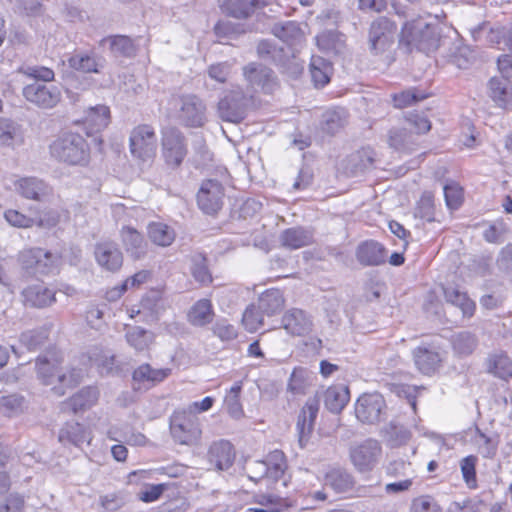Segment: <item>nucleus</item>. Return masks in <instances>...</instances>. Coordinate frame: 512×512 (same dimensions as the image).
I'll return each mask as SVG.
<instances>
[{"mask_svg": "<svg viewBox=\"0 0 512 512\" xmlns=\"http://www.w3.org/2000/svg\"><path fill=\"white\" fill-rule=\"evenodd\" d=\"M125 338L127 343L136 351H144L149 348L154 340V334L139 326L127 328Z\"/></svg>", "mask_w": 512, "mask_h": 512, "instance_id": "79ce46f5", "label": "nucleus"}, {"mask_svg": "<svg viewBox=\"0 0 512 512\" xmlns=\"http://www.w3.org/2000/svg\"><path fill=\"white\" fill-rule=\"evenodd\" d=\"M412 142V135L407 128H394L389 132V144L396 150H404Z\"/></svg>", "mask_w": 512, "mask_h": 512, "instance_id": "0e129e2a", "label": "nucleus"}, {"mask_svg": "<svg viewBox=\"0 0 512 512\" xmlns=\"http://www.w3.org/2000/svg\"><path fill=\"white\" fill-rule=\"evenodd\" d=\"M224 188L222 184L214 179L203 181L198 194L197 203L199 208L206 214L217 213L223 205Z\"/></svg>", "mask_w": 512, "mask_h": 512, "instance_id": "4468645a", "label": "nucleus"}, {"mask_svg": "<svg viewBox=\"0 0 512 512\" xmlns=\"http://www.w3.org/2000/svg\"><path fill=\"white\" fill-rule=\"evenodd\" d=\"M283 293L279 289H268L258 299V309L267 316L279 313L284 307Z\"/></svg>", "mask_w": 512, "mask_h": 512, "instance_id": "4c0bfd02", "label": "nucleus"}, {"mask_svg": "<svg viewBox=\"0 0 512 512\" xmlns=\"http://www.w3.org/2000/svg\"><path fill=\"white\" fill-rule=\"evenodd\" d=\"M475 442L478 446L479 453L484 458H493L496 455L498 441L487 436L485 433L477 430Z\"/></svg>", "mask_w": 512, "mask_h": 512, "instance_id": "e2e57ef3", "label": "nucleus"}, {"mask_svg": "<svg viewBox=\"0 0 512 512\" xmlns=\"http://www.w3.org/2000/svg\"><path fill=\"white\" fill-rule=\"evenodd\" d=\"M319 402L320 399L317 395L308 398L298 415L296 430L298 434V442L301 448L306 446L313 432L315 420L319 411Z\"/></svg>", "mask_w": 512, "mask_h": 512, "instance_id": "2eb2a0df", "label": "nucleus"}, {"mask_svg": "<svg viewBox=\"0 0 512 512\" xmlns=\"http://www.w3.org/2000/svg\"><path fill=\"white\" fill-rule=\"evenodd\" d=\"M253 103V96L245 94L239 87L231 89L219 100L217 112L219 117L226 122L239 123Z\"/></svg>", "mask_w": 512, "mask_h": 512, "instance_id": "20e7f679", "label": "nucleus"}, {"mask_svg": "<svg viewBox=\"0 0 512 512\" xmlns=\"http://www.w3.org/2000/svg\"><path fill=\"white\" fill-rule=\"evenodd\" d=\"M257 53L259 57L265 60H271L276 65L286 67L288 65L289 57L293 54L292 49L283 46H276L269 40H262L257 46Z\"/></svg>", "mask_w": 512, "mask_h": 512, "instance_id": "c756f323", "label": "nucleus"}, {"mask_svg": "<svg viewBox=\"0 0 512 512\" xmlns=\"http://www.w3.org/2000/svg\"><path fill=\"white\" fill-rule=\"evenodd\" d=\"M325 486L330 487L336 493H346L350 491L354 484L353 476L341 468H333L325 475Z\"/></svg>", "mask_w": 512, "mask_h": 512, "instance_id": "c9c22d12", "label": "nucleus"}, {"mask_svg": "<svg viewBox=\"0 0 512 512\" xmlns=\"http://www.w3.org/2000/svg\"><path fill=\"white\" fill-rule=\"evenodd\" d=\"M106 44L109 45V50L115 57L130 58L136 54V46L128 36L113 35L99 41L100 46H105Z\"/></svg>", "mask_w": 512, "mask_h": 512, "instance_id": "72a5a7b5", "label": "nucleus"}, {"mask_svg": "<svg viewBox=\"0 0 512 512\" xmlns=\"http://www.w3.org/2000/svg\"><path fill=\"white\" fill-rule=\"evenodd\" d=\"M272 33L281 41L288 45L287 48L296 46L302 43L304 33L300 24L295 21H286L275 23L272 27Z\"/></svg>", "mask_w": 512, "mask_h": 512, "instance_id": "c85d7f7f", "label": "nucleus"}, {"mask_svg": "<svg viewBox=\"0 0 512 512\" xmlns=\"http://www.w3.org/2000/svg\"><path fill=\"white\" fill-rule=\"evenodd\" d=\"M84 122L93 131H100L106 128L110 122L109 107L105 105L89 107Z\"/></svg>", "mask_w": 512, "mask_h": 512, "instance_id": "c03bdc74", "label": "nucleus"}, {"mask_svg": "<svg viewBox=\"0 0 512 512\" xmlns=\"http://www.w3.org/2000/svg\"><path fill=\"white\" fill-rule=\"evenodd\" d=\"M348 116L349 114L344 108L329 109L322 114L320 128L323 132L334 135L345 127Z\"/></svg>", "mask_w": 512, "mask_h": 512, "instance_id": "2f4dec72", "label": "nucleus"}, {"mask_svg": "<svg viewBox=\"0 0 512 512\" xmlns=\"http://www.w3.org/2000/svg\"><path fill=\"white\" fill-rule=\"evenodd\" d=\"M386 414V403L377 392L364 393L355 403V416L363 424H376Z\"/></svg>", "mask_w": 512, "mask_h": 512, "instance_id": "9d476101", "label": "nucleus"}, {"mask_svg": "<svg viewBox=\"0 0 512 512\" xmlns=\"http://www.w3.org/2000/svg\"><path fill=\"white\" fill-rule=\"evenodd\" d=\"M454 350L461 355H469L477 347L476 336L469 331H461L452 338Z\"/></svg>", "mask_w": 512, "mask_h": 512, "instance_id": "09e8293b", "label": "nucleus"}, {"mask_svg": "<svg viewBox=\"0 0 512 512\" xmlns=\"http://www.w3.org/2000/svg\"><path fill=\"white\" fill-rule=\"evenodd\" d=\"M36 368L38 377L44 385H53L55 381L61 384V386H54L52 388V391L57 396L65 394L64 386L72 387L78 383L79 372L75 369L71 370L69 374L61 372L56 360L50 361L46 357H39Z\"/></svg>", "mask_w": 512, "mask_h": 512, "instance_id": "39448f33", "label": "nucleus"}, {"mask_svg": "<svg viewBox=\"0 0 512 512\" xmlns=\"http://www.w3.org/2000/svg\"><path fill=\"white\" fill-rule=\"evenodd\" d=\"M375 156L376 153L373 149L362 148L346 158L344 169L349 175L356 176L373 167Z\"/></svg>", "mask_w": 512, "mask_h": 512, "instance_id": "393cba45", "label": "nucleus"}, {"mask_svg": "<svg viewBox=\"0 0 512 512\" xmlns=\"http://www.w3.org/2000/svg\"><path fill=\"white\" fill-rule=\"evenodd\" d=\"M415 216L427 222H433L434 218V197L431 192H424L415 209Z\"/></svg>", "mask_w": 512, "mask_h": 512, "instance_id": "052dcab7", "label": "nucleus"}, {"mask_svg": "<svg viewBox=\"0 0 512 512\" xmlns=\"http://www.w3.org/2000/svg\"><path fill=\"white\" fill-rule=\"evenodd\" d=\"M382 448L380 443L374 439H367L362 443L350 448V460L359 472H369L378 464Z\"/></svg>", "mask_w": 512, "mask_h": 512, "instance_id": "9b49d317", "label": "nucleus"}, {"mask_svg": "<svg viewBox=\"0 0 512 512\" xmlns=\"http://www.w3.org/2000/svg\"><path fill=\"white\" fill-rule=\"evenodd\" d=\"M242 70L250 91L271 94L277 89V77L274 71L265 65L251 62L244 66Z\"/></svg>", "mask_w": 512, "mask_h": 512, "instance_id": "1a4fd4ad", "label": "nucleus"}, {"mask_svg": "<svg viewBox=\"0 0 512 512\" xmlns=\"http://www.w3.org/2000/svg\"><path fill=\"white\" fill-rule=\"evenodd\" d=\"M50 156L68 166H86L90 161V147L79 133H61L49 145Z\"/></svg>", "mask_w": 512, "mask_h": 512, "instance_id": "f257e3e1", "label": "nucleus"}, {"mask_svg": "<svg viewBox=\"0 0 512 512\" xmlns=\"http://www.w3.org/2000/svg\"><path fill=\"white\" fill-rule=\"evenodd\" d=\"M284 329L293 336H304L312 331L310 317L301 309L293 308L288 310L283 318Z\"/></svg>", "mask_w": 512, "mask_h": 512, "instance_id": "412c9836", "label": "nucleus"}, {"mask_svg": "<svg viewBox=\"0 0 512 512\" xmlns=\"http://www.w3.org/2000/svg\"><path fill=\"white\" fill-rule=\"evenodd\" d=\"M263 315L258 305H250L243 313L242 323L249 332H254L264 325Z\"/></svg>", "mask_w": 512, "mask_h": 512, "instance_id": "680f3d73", "label": "nucleus"}, {"mask_svg": "<svg viewBox=\"0 0 512 512\" xmlns=\"http://www.w3.org/2000/svg\"><path fill=\"white\" fill-rule=\"evenodd\" d=\"M59 441L63 444H73L80 447L82 444H89L91 441L90 432L86 428L77 422L66 423L64 427L60 429Z\"/></svg>", "mask_w": 512, "mask_h": 512, "instance_id": "f704fd0d", "label": "nucleus"}, {"mask_svg": "<svg viewBox=\"0 0 512 512\" xmlns=\"http://www.w3.org/2000/svg\"><path fill=\"white\" fill-rule=\"evenodd\" d=\"M149 239L156 245L166 247L175 239L174 230L162 222H152L147 227Z\"/></svg>", "mask_w": 512, "mask_h": 512, "instance_id": "37998d69", "label": "nucleus"}, {"mask_svg": "<svg viewBox=\"0 0 512 512\" xmlns=\"http://www.w3.org/2000/svg\"><path fill=\"white\" fill-rule=\"evenodd\" d=\"M191 272L194 279L202 284L210 283L211 274L207 267V260L203 254H196L192 257Z\"/></svg>", "mask_w": 512, "mask_h": 512, "instance_id": "13d9d810", "label": "nucleus"}, {"mask_svg": "<svg viewBox=\"0 0 512 512\" xmlns=\"http://www.w3.org/2000/svg\"><path fill=\"white\" fill-rule=\"evenodd\" d=\"M100 505L107 511H116L123 507L127 501V495L123 492H114L100 496Z\"/></svg>", "mask_w": 512, "mask_h": 512, "instance_id": "338daca9", "label": "nucleus"}, {"mask_svg": "<svg viewBox=\"0 0 512 512\" xmlns=\"http://www.w3.org/2000/svg\"><path fill=\"white\" fill-rule=\"evenodd\" d=\"M48 330L45 328L35 329L23 332L20 336V342L28 350L33 351L40 348L48 338Z\"/></svg>", "mask_w": 512, "mask_h": 512, "instance_id": "864d4df0", "label": "nucleus"}, {"mask_svg": "<svg viewBox=\"0 0 512 512\" xmlns=\"http://www.w3.org/2000/svg\"><path fill=\"white\" fill-rule=\"evenodd\" d=\"M212 304L208 299L197 301L189 311L188 318L194 326H204L213 319Z\"/></svg>", "mask_w": 512, "mask_h": 512, "instance_id": "a18cd8bd", "label": "nucleus"}, {"mask_svg": "<svg viewBox=\"0 0 512 512\" xmlns=\"http://www.w3.org/2000/svg\"><path fill=\"white\" fill-rule=\"evenodd\" d=\"M331 66L325 59L319 56H312L310 62V74L315 86L323 87L329 81Z\"/></svg>", "mask_w": 512, "mask_h": 512, "instance_id": "de8ad7c7", "label": "nucleus"}, {"mask_svg": "<svg viewBox=\"0 0 512 512\" xmlns=\"http://www.w3.org/2000/svg\"><path fill=\"white\" fill-rule=\"evenodd\" d=\"M42 256V248H29L21 251L18 259L23 269L30 273L37 274L39 259H41Z\"/></svg>", "mask_w": 512, "mask_h": 512, "instance_id": "4d7b16f0", "label": "nucleus"}, {"mask_svg": "<svg viewBox=\"0 0 512 512\" xmlns=\"http://www.w3.org/2000/svg\"><path fill=\"white\" fill-rule=\"evenodd\" d=\"M99 398V391L96 387L87 386L82 388L67 401L62 403V411L77 413L90 409L96 404Z\"/></svg>", "mask_w": 512, "mask_h": 512, "instance_id": "5701e85b", "label": "nucleus"}, {"mask_svg": "<svg viewBox=\"0 0 512 512\" xmlns=\"http://www.w3.org/2000/svg\"><path fill=\"white\" fill-rule=\"evenodd\" d=\"M207 460L216 470H228L234 463L235 451L227 440L213 442L207 451Z\"/></svg>", "mask_w": 512, "mask_h": 512, "instance_id": "dca6fc26", "label": "nucleus"}, {"mask_svg": "<svg viewBox=\"0 0 512 512\" xmlns=\"http://www.w3.org/2000/svg\"><path fill=\"white\" fill-rule=\"evenodd\" d=\"M410 512H442V509L433 497L422 495L412 500Z\"/></svg>", "mask_w": 512, "mask_h": 512, "instance_id": "69168bd1", "label": "nucleus"}, {"mask_svg": "<svg viewBox=\"0 0 512 512\" xmlns=\"http://www.w3.org/2000/svg\"><path fill=\"white\" fill-rule=\"evenodd\" d=\"M24 98L42 109H51L61 100V91L55 85H46L35 81L23 88Z\"/></svg>", "mask_w": 512, "mask_h": 512, "instance_id": "ddd939ff", "label": "nucleus"}, {"mask_svg": "<svg viewBox=\"0 0 512 512\" xmlns=\"http://www.w3.org/2000/svg\"><path fill=\"white\" fill-rule=\"evenodd\" d=\"M488 41L499 45V49L508 50L512 53V27L507 31L491 29Z\"/></svg>", "mask_w": 512, "mask_h": 512, "instance_id": "774afa93", "label": "nucleus"}, {"mask_svg": "<svg viewBox=\"0 0 512 512\" xmlns=\"http://www.w3.org/2000/svg\"><path fill=\"white\" fill-rule=\"evenodd\" d=\"M412 355L416 368L424 375H432L440 368L442 359L435 349L419 346Z\"/></svg>", "mask_w": 512, "mask_h": 512, "instance_id": "b1692460", "label": "nucleus"}, {"mask_svg": "<svg viewBox=\"0 0 512 512\" xmlns=\"http://www.w3.org/2000/svg\"><path fill=\"white\" fill-rule=\"evenodd\" d=\"M317 46L325 52L338 53L343 46L341 35L335 31H325L316 37Z\"/></svg>", "mask_w": 512, "mask_h": 512, "instance_id": "603ef678", "label": "nucleus"}, {"mask_svg": "<svg viewBox=\"0 0 512 512\" xmlns=\"http://www.w3.org/2000/svg\"><path fill=\"white\" fill-rule=\"evenodd\" d=\"M444 297L447 303L458 307L463 316L471 317L475 311V303L468 297L465 292L448 286L443 288Z\"/></svg>", "mask_w": 512, "mask_h": 512, "instance_id": "ea45409f", "label": "nucleus"}, {"mask_svg": "<svg viewBox=\"0 0 512 512\" xmlns=\"http://www.w3.org/2000/svg\"><path fill=\"white\" fill-rule=\"evenodd\" d=\"M97 263L104 269L115 272L123 264V254L114 242H102L95 247Z\"/></svg>", "mask_w": 512, "mask_h": 512, "instance_id": "6ab92c4d", "label": "nucleus"}, {"mask_svg": "<svg viewBox=\"0 0 512 512\" xmlns=\"http://www.w3.org/2000/svg\"><path fill=\"white\" fill-rule=\"evenodd\" d=\"M21 295L24 304L32 308H46L56 302V292L43 283L27 286Z\"/></svg>", "mask_w": 512, "mask_h": 512, "instance_id": "a211bd4d", "label": "nucleus"}, {"mask_svg": "<svg viewBox=\"0 0 512 512\" xmlns=\"http://www.w3.org/2000/svg\"><path fill=\"white\" fill-rule=\"evenodd\" d=\"M179 121L187 127H201L206 121V105L194 94L180 95L173 99Z\"/></svg>", "mask_w": 512, "mask_h": 512, "instance_id": "6e6552de", "label": "nucleus"}, {"mask_svg": "<svg viewBox=\"0 0 512 512\" xmlns=\"http://www.w3.org/2000/svg\"><path fill=\"white\" fill-rule=\"evenodd\" d=\"M262 0H227L224 11L231 17L245 19L260 6Z\"/></svg>", "mask_w": 512, "mask_h": 512, "instance_id": "a19ab883", "label": "nucleus"}, {"mask_svg": "<svg viewBox=\"0 0 512 512\" xmlns=\"http://www.w3.org/2000/svg\"><path fill=\"white\" fill-rule=\"evenodd\" d=\"M489 93L499 107L509 109L512 106V82L509 78L493 77L489 81Z\"/></svg>", "mask_w": 512, "mask_h": 512, "instance_id": "bb28decb", "label": "nucleus"}, {"mask_svg": "<svg viewBox=\"0 0 512 512\" xmlns=\"http://www.w3.org/2000/svg\"><path fill=\"white\" fill-rule=\"evenodd\" d=\"M241 383H235L224 398V405L229 415L235 419L243 416V408L240 403Z\"/></svg>", "mask_w": 512, "mask_h": 512, "instance_id": "3c124183", "label": "nucleus"}, {"mask_svg": "<svg viewBox=\"0 0 512 512\" xmlns=\"http://www.w3.org/2000/svg\"><path fill=\"white\" fill-rule=\"evenodd\" d=\"M357 260L365 266H378L386 262L387 254L382 244L366 241L360 244L356 252Z\"/></svg>", "mask_w": 512, "mask_h": 512, "instance_id": "a878e982", "label": "nucleus"}, {"mask_svg": "<svg viewBox=\"0 0 512 512\" xmlns=\"http://www.w3.org/2000/svg\"><path fill=\"white\" fill-rule=\"evenodd\" d=\"M120 238L125 251L133 259L138 260L146 255L147 242L135 228L123 226L120 230Z\"/></svg>", "mask_w": 512, "mask_h": 512, "instance_id": "aec40b11", "label": "nucleus"}, {"mask_svg": "<svg viewBox=\"0 0 512 512\" xmlns=\"http://www.w3.org/2000/svg\"><path fill=\"white\" fill-rule=\"evenodd\" d=\"M20 135V126L7 118L0 119V145L10 146Z\"/></svg>", "mask_w": 512, "mask_h": 512, "instance_id": "bf43d9fd", "label": "nucleus"}, {"mask_svg": "<svg viewBox=\"0 0 512 512\" xmlns=\"http://www.w3.org/2000/svg\"><path fill=\"white\" fill-rule=\"evenodd\" d=\"M15 190L24 198L44 201L52 194V188L36 177H24L15 182Z\"/></svg>", "mask_w": 512, "mask_h": 512, "instance_id": "f3484780", "label": "nucleus"}, {"mask_svg": "<svg viewBox=\"0 0 512 512\" xmlns=\"http://www.w3.org/2000/svg\"><path fill=\"white\" fill-rule=\"evenodd\" d=\"M395 25L386 17L374 20L369 28V49L373 54H380L389 49L393 43Z\"/></svg>", "mask_w": 512, "mask_h": 512, "instance_id": "f8f14e48", "label": "nucleus"}, {"mask_svg": "<svg viewBox=\"0 0 512 512\" xmlns=\"http://www.w3.org/2000/svg\"><path fill=\"white\" fill-rule=\"evenodd\" d=\"M173 439L181 445H194L201 438L200 420L191 411H176L170 418Z\"/></svg>", "mask_w": 512, "mask_h": 512, "instance_id": "7ed1b4c3", "label": "nucleus"}, {"mask_svg": "<svg viewBox=\"0 0 512 512\" xmlns=\"http://www.w3.org/2000/svg\"><path fill=\"white\" fill-rule=\"evenodd\" d=\"M129 147L135 158L144 162L152 160L157 151L155 129L148 124H140L134 127L130 132Z\"/></svg>", "mask_w": 512, "mask_h": 512, "instance_id": "0eeeda50", "label": "nucleus"}, {"mask_svg": "<svg viewBox=\"0 0 512 512\" xmlns=\"http://www.w3.org/2000/svg\"><path fill=\"white\" fill-rule=\"evenodd\" d=\"M280 240L283 246L289 249H299L312 243V233L301 227L286 229L281 233Z\"/></svg>", "mask_w": 512, "mask_h": 512, "instance_id": "58836bf2", "label": "nucleus"}, {"mask_svg": "<svg viewBox=\"0 0 512 512\" xmlns=\"http://www.w3.org/2000/svg\"><path fill=\"white\" fill-rule=\"evenodd\" d=\"M427 98V95L415 88L407 89L392 95L396 108H405Z\"/></svg>", "mask_w": 512, "mask_h": 512, "instance_id": "5fc2aeb1", "label": "nucleus"}, {"mask_svg": "<svg viewBox=\"0 0 512 512\" xmlns=\"http://www.w3.org/2000/svg\"><path fill=\"white\" fill-rule=\"evenodd\" d=\"M399 44L407 51L414 49L429 54L438 49L440 36L437 28L422 17L411 19L402 27Z\"/></svg>", "mask_w": 512, "mask_h": 512, "instance_id": "f03ea898", "label": "nucleus"}, {"mask_svg": "<svg viewBox=\"0 0 512 512\" xmlns=\"http://www.w3.org/2000/svg\"><path fill=\"white\" fill-rule=\"evenodd\" d=\"M171 374L170 368L155 369L150 364H142L133 371L135 383L154 386L164 381Z\"/></svg>", "mask_w": 512, "mask_h": 512, "instance_id": "473e14b6", "label": "nucleus"}, {"mask_svg": "<svg viewBox=\"0 0 512 512\" xmlns=\"http://www.w3.org/2000/svg\"><path fill=\"white\" fill-rule=\"evenodd\" d=\"M105 64V58L94 51L90 53L78 52L68 58V65L82 73H101Z\"/></svg>", "mask_w": 512, "mask_h": 512, "instance_id": "4be33fe9", "label": "nucleus"}, {"mask_svg": "<svg viewBox=\"0 0 512 512\" xmlns=\"http://www.w3.org/2000/svg\"><path fill=\"white\" fill-rule=\"evenodd\" d=\"M487 371L503 380L512 377V361L502 352L490 354L486 359Z\"/></svg>", "mask_w": 512, "mask_h": 512, "instance_id": "e433bc0d", "label": "nucleus"}, {"mask_svg": "<svg viewBox=\"0 0 512 512\" xmlns=\"http://www.w3.org/2000/svg\"><path fill=\"white\" fill-rule=\"evenodd\" d=\"M161 155L169 168L180 167L187 155V145L185 136L179 129L166 127L161 131Z\"/></svg>", "mask_w": 512, "mask_h": 512, "instance_id": "423d86ee", "label": "nucleus"}, {"mask_svg": "<svg viewBox=\"0 0 512 512\" xmlns=\"http://www.w3.org/2000/svg\"><path fill=\"white\" fill-rule=\"evenodd\" d=\"M25 399L19 394L0 397V414L14 416L23 410Z\"/></svg>", "mask_w": 512, "mask_h": 512, "instance_id": "6e6d98bb", "label": "nucleus"}, {"mask_svg": "<svg viewBox=\"0 0 512 512\" xmlns=\"http://www.w3.org/2000/svg\"><path fill=\"white\" fill-rule=\"evenodd\" d=\"M265 461L268 468L265 478L266 480L276 482L283 477L287 468L286 459L283 452L275 450L267 456Z\"/></svg>", "mask_w": 512, "mask_h": 512, "instance_id": "49530a36", "label": "nucleus"}, {"mask_svg": "<svg viewBox=\"0 0 512 512\" xmlns=\"http://www.w3.org/2000/svg\"><path fill=\"white\" fill-rule=\"evenodd\" d=\"M384 437L390 446L398 447L410 440L411 433L404 426L390 423L384 430Z\"/></svg>", "mask_w": 512, "mask_h": 512, "instance_id": "8fccbe9b", "label": "nucleus"}, {"mask_svg": "<svg viewBox=\"0 0 512 512\" xmlns=\"http://www.w3.org/2000/svg\"><path fill=\"white\" fill-rule=\"evenodd\" d=\"M324 405L332 413H340L350 399L348 386L336 384L328 387L324 393Z\"/></svg>", "mask_w": 512, "mask_h": 512, "instance_id": "cd10ccee", "label": "nucleus"}, {"mask_svg": "<svg viewBox=\"0 0 512 512\" xmlns=\"http://www.w3.org/2000/svg\"><path fill=\"white\" fill-rule=\"evenodd\" d=\"M4 217L7 222L18 228H29L36 224L39 227L50 228L54 227L58 223V215L55 213L50 215L48 219L40 218L35 221L33 218L27 217L26 215L20 213L17 210H7L4 213Z\"/></svg>", "mask_w": 512, "mask_h": 512, "instance_id": "7c9ffc66", "label": "nucleus"}]
</instances>
